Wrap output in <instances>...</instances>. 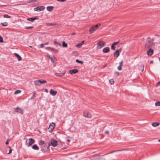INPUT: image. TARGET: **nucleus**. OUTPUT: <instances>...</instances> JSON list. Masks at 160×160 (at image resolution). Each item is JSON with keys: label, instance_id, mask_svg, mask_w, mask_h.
<instances>
[{"label": "nucleus", "instance_id": "20", "mask_svg": "<svg viewBox=\"0 0 160 160\" xmlns=\"http://www.w3.org/2000/svg\"><path fill=\"white\" fill-rule=\"evenodd\" d=\"M84 41H83L79 43L78 44H77L76 45V47L78 48H80L81 47V46L84 44Z\"/></svg>", "mask_w": 160, "mask_h": 160}, {"label": "nucleus", "instance_id": "55", "mask_svg": "<svg viewBox=\"0 0 160 160\" xmlns=\"http://www.w3.org/2000/svg\"><path fill=\"white\" fill-rule=\"evenodd\" d=\"M116 73H117V74H118V75L119 74V72H116Z\"/></svg>", "mask_w": 160, "mask_h": 160}, {"label": "nucleus", "instance_id": "45", "mask_svg": "<svg viewBox=\"0 0 160 160\" xmlns=\"http://www.w3.org/2000/svg\"><path fill=\"white\" fill-rule=\"evenodd\" d=\"M47 57L49 59H51V58H52V57H51L50 55H47Z\"/></svg>", "mask_w": 160, "mask_h": 160}, {"label": "nucleus", "instance_id": "42", "mask_svg": "<svg viewBox=\"0 0 160 160\" xmlns=\"http://www.w3.org/2000/svg\"><path fill=\"white\" fill-rule=\"evenodd\" d=\"M35 94H36V93L35 92L34 93L33 96L30 98V99L31 100H32V99H33L35 97Z\"/></svg>", "mask_w": 160, "mask_h": 160}, {"label": "nucleus", "instance_id": "24", "mask_svg": "<svg viewBox=\"0 0 160 160\" xmlns=\"http://www.w3.org/2000/svg\"><path fill=\"white\" fill-rule=\"evenodd\" d=\"M144 65H140L139 67V69L141 71H143L144 70Z\"/></svg>", "mask_w": 160, "mask_h": 160}, {"label": "nucleus", "instance_id": "13", "mask_svg": "<svg viewBox=\"0 0 160 160\" xmlns=\"http://www.w3.org/2000/svg\"><path fill=\"white\" fill-rule=\"evenodd\" d=\"M96 30V28L94 27H92L89 30V32L90 34H91L93 32L95 31Z\"/></svg>", "mask_w": 160, "mask_h": 160}, {"label": "nucleus", "instance_id": "40", "mask_svg": "<svg viewBox=\"0 0 160 160\" xmlns=\"http://www.w3.org/2000/svg\"><path fill=\"white\" fill-rule=\"evenodd\" d=\"M3 41L2 37L0 36V42H3Z\"/></svg>", "mask_w": 160, "mask_h": 160}, {"label": "nucleus", "instance_id": "31", "mask_svg": "<svg viewBox=\"0 0 160 160\" xmlns=\"http://www.w3.org/2000/svg\"><path fill=\"white\" fill-rule=\"evenodd\" d=\"M101 25V24H98L96 25H95V26H93V27H94L96 29V30L98 29V27L100 26Z\"/></svg>", "mask_w": 160, "mask_h": 160}, {"label": "nucleus", "instance_id": "47", "mask_svg": "<svg viewBox=\"0 0 160 160\" xmlns=\"http://www.w3.org/2000/svg\"><path fill=\"white\" fill-rule=\"evenodd\" d=\"M109 133V132L108 131H105V133L106 134H108Z\"/></svg>", "mask_w": 160, "mask_h": 160}, {"label": "nucleus", "instance_id": "21", "mask_svg": "<svg viewBox=\"0 0 160 160\" xmlns=\"http://www.w3.org/2000/svg\"><path fill=\"white\" fill-rule=\"evenodd\" d=\"M38 19V18L37 17H34V18H27V20L30 21L31 22H33L34 20L37 19Z\"/></svg>", "mask_w": 160, "mask_h": 160}, {"label": "nucleus", "instance_id": "41", "mask_svg": "<svg viewBox=\"0 0 160 160\" xmlns=\"http://www.w3.org/2000/svg\"><path fill=\"white\" fill-rule=\"evenodd\" d=\"M119 42V41L117 42H114L112 44L114 45V46L118 44Z\"/></svg>", "mask_w": 160, "mask_h": 160}, {"label": "nucleus", "instance_id": "46", "mask_svg": "<svg viewBox=\"0 0 160 160\" xmlns=\"http://www.w3.org/2000/svg\"><path fill=\"white\" fill-rule=\"evenodd\" d=\"M9 141V140L8 139H7V141L5 142L6 144H8Z\"/></svg>", "mask_w": 160, "mask_h": 160}, {"label": "nucleus", "instance_id": "61", "mask_svg": "<svg viewBox=\"0 0 160 160\" xmlns=\"http://www.w3.org/2000/svg\"><path fill=\"white\" fill-rule=\"evenodd\" d=\"M46 91H47V89H46Z\"/></svg>", "mask_w": 160, "mask_h": 160}, {"label": "nucleus", "instance_id": "51", "mask_svg": "<svg viewBox=\"0 0 160 160\" xmlns=\"http://www.w3.org/2000/svg\"><path fill=\"white\" fill-rule=\"evenodd\" d=\"M66 0H60V2H65L66 1Z\"/></svg>", "mask_w": 160, "mask_h": 160}, {"label": "nucleus", "instance_id": "25", "mask_svg": "<svg viewBox=\"0 0 160 160\" xmlns=\"http://www.w3.org/2000/svg\"><path fill=\"white\" fill-rule=\"evenodd\" d=\"M65 74V72L64 73H56L55 75L56 76L58 77H61L62 75H64Z\"/></svg>", "mask_w": 160, "mask_h": 160}, {"label": "nucleus", "instance_id": "37", "mask_svg": "<svg viewBox=\"0 0 160 160\" xmlns=\"http://www.w3.org/2000/svg\"><path fill=\"white\" fill-rule=\"evenodd\" d=\"M54 25V24H53L52 23H48L47 24V25L48 26H52Z\"/></svg>", "mask_w": 160, "mask_h": 160}, {"label": "nucleus", "instance_id": "50", "mask_svg": "<svg viewBox=\"0 0 160 160\" xmlns=\"http://www.w3.org/2000/svg\"><path fill=\"white\" fill-rule=\"evenodd\" d=\"M44 44V45H48V42H47L45 43H43Z\"/></svg>", "mask_w": 160, "mask_h": 160}, {"label": "nucleus", "instance_id": "23", "mask_svg": "<svg viewBox=\"0 0 160 160\" xmlns=\"http://www.w3.org/2000/svg\"><path fill=\"white\" fill-rule=\"evenodd\" d=\"M32 148L34 150H38L39 149V148L38 147L36 144L33 145L32 146Z\"/></svg>", "mask_w": 160, "mask_h": 160}, {"label": "nucleus", "instance_id": "62", "mask_svg": "<svg viewBox=\"0 0 160 160\" xmlns=\"http://www.w3.org/2000/svg\"><path fill=\"white\" fill-rule=\"evenodd\" d=\"M158 141H159V142H160V140H158Z\"/></svg>", "mask_w": 160, "mask_h": 160}, {"label": "nucleus", "instance_id": "7", "mask_svg": "<svg viewBox=\"0 0 160 160\" xmlns=\"http://www.w3.org/2000/svg\"><path fill=\"white\" fill-rule=\"evenodd\" d=\"M55 126V123L54 122H52L50 124L49 126L48 129H49V132H52V130L54 128Z\"/></svg>", "mask_w": 160, "mask_h": 160}, {"label": "nucleus", "instance_id": "4", "mask_svg": "<svg viewBox=\"0 0 160 160\" xmlns=\"http://www.w3.org/2000/svg\"><path fill=\"white\" fill-rule=\"evenodd\" d=\"M28 141V143L27 142V141H26V144L28 147H30L35 142V140L32 138H30Z\"/></svg>", "mask_w": 160, "mask_h": 160}, {"label": "nucleus", "instance_id": "15", "mask_svg": "<svg viewBox=\"0 0 160 160\" xmlns=\"http://www.w3.org/2000/svg\"><path fill=\"white\" fill-rule=\"evenodd\" d=\"M14 54L16 56V57H17L19 61H20L21 60H22V58L21 57L19 56V54H18L17 53H14Z\"/></svg>", "mask_w": 160, "mask_h": 160}, {"label": "nucleus", "instance_id": "28", "mask_svg": "<svg viewBox=\"0 0 160 160\" xmlns=\"http://www.w3.org/2000/svg\"><path fill=\"white\" fill-rule=\"evenodd\" d=\"M62 46L63 47H65L66 48L68 46L67 44L65 43V42L64 41L63 42H62Z\"/></svg>", "mask_w": 160, "mask_h": 160}, {"label": "nucleus", "instance_id": "59", "mask_svg": "<svg viewBox=\"0 0 160 160\" xmlns=\"http://www.w3.org/2000/svg\"><path fill=\"white\" fill-rule=\"evenodd\" d=\"M8 148H11L10 146H9V147H8Z\"/></svg>", "mask_w": 160, "mask_h": 160}, {"label": "nucleus", "instance_id": "38", "mask_svg": "<svg viewBox=\"0 0 160 160\" xmlns=\"http://www.w3.org/2000/svg\"><path fill=\"white\" fill-rule=\"evenodd\" d=\"M114 46H114V45H113V44H112V45L111 47V49L112 50H114L115 49V47H114Z\"/></svg>", "mask_w": 160, "mask_h": 160}, {"label": "nucleus", "instance_id": "48", "mask_svg": "<svg viewBox=\"0 0 160 160\" xmlns=\"http://www.w3.org/2000/svg\"><path fill=\"white\" fill-rule=\"evenodd\" d=\"M12 149H10V150L9 151V152L8 153V154H9L11 153L12 152Z\"/></svg>", "mask_w": 160, "mask_h": 160}, {"label": "nucleus", "instance_id": "12", "mask_svg": "<svg viewBox=\"0 0 160 160\" xmlns=\"http://www.w3.org/2000/svg\"><path fill=\"white\" fill-rule=\"evenodd\" d=\"M109 51H110V48L108 47L104 48L103 49V50H102L103 52L104 53H107V52H109Z\"/></svg>", "mask_w": 160, "mask_h": 160}, {"label": "nucleus", "instance_id": "35", "mask_svg": "<svg viewBox=\"0 0 160 160\" xmlns=\"http://www.w3.org/2000/svg\"><path fill=\"white\" fill-rule=\"evenodd\" d=\"M76 61L77 62H78L79 63H81V64H82L83 63V62L82 61H79V60L78 59H77L76 60Z\"/></svg>", "mask_w": 160, "mask_h": 160}, {"label": "nucleus", "instance_id": "53", "mask_svg": "<svg viewBox=\"0 0 160 160\" xmlns=\"http://www.w3.org/2000/svg\"><path fill=\"white\" fill-rule=\"evenodd\" d=\"M151 39V38H150V37H149L147 38V39H148V40H150L149 39Z\"/></svg>", "mask_w": 160, "mask_h": 160}, {"label": "nucleus", "instance_id": "52", "mask_svg": "<svg viewBox=\"0 0 160 160\" xmlns=\"http://www.w3.org/2000/svg\"><path fill=\"white\" fill-rule=\"evenodd\" d=\"M157 85H160V81L158 82V83H157Z\"/></svg>", "mask_w": 160, "mask_h": 160}, {"label": "nucleus", "instance_id": "11", "mask_svg": "<svg viewBox=\"0 0 160 160\" xmlns=\"http://www.w3.org/2000/svg\"><path fill=\"white\" fill-rule=\"evenodd\" d=\"M78 72V70L77 69H74L72 70H70L69 71V72L71 74L76 73Z\"/></svg>", "mask_w": 160, "mask_h": 160}, {"label": "nucleus", "instance_id": "3", "mask_svg": "<svg viewBox=\"0 0 160 160\" xmlns=\"http://www.w3.org/2000/svg\"><path fill=\"white\" fill-rule=\"evenodd\" d=\"M51 145H52L54 147L58 145L57 141L54 139H51L50 141V144L49 143H48V148Z\"/></svg>", "mask_w": 160, "mask_h": 160}, {"label": "nucleus", "instance_id": "58", "mask_svg": "<svg viewBox=\"0 0 160 160\" xmlns=\"http://www.w3.org/2000/svg\"><path fill=\"white\" fill-rule=\"evenodd\" d=\"M57 0V1H58L60 2V0Z\"/></svg>", "mask_w": 160, "mask_h": 160}, {"label": "nucleus", "instance_id": "43", "mask_svg": "<svg viewBox=\"0 0 160 160\" xmlns=\"http://www.w3.org/2000/svg\"><path fill=\"white\" fill-rule=\"evenodd\" d=\"M33 28V27H28L25 28V29H31Z\"/></svg>", "mask_w": 160, "mask_h": 160}, {"label": "nucleus", "instance_id": "16", "mask_svg": "<svg viewBox=\"0 0 160 160\" xmlns=\"http://www.w3.org/2000/svg\"><path fill=\"white\" fill-rule=\"evenodd\" d=\"M122 63L123 62L122 61H121L120 62L119 66L118 67V69L119 70H120L122 69Z\"/></svg>", "mask_w": 160, "mask_h": 160}, {"label": "nucleus", "instance_id": "32", "mask_svg": "<svg viewBox=\"0 0 160 160\" xmlns=\"http://www.w3.org/2000/svg\"><path fill=\"white\" fill-rule=\"evenodd\" d=\"M21 92V91L19 90H16L14 92V94H17L18 93H19Z\"/></svg>", "mask_w": 160, "mask_h": 160}, {"label": "nucleus", "instance_id": "44", "mask_svg": "<svg viewBox=\"0 0 160 160\" xmlns=\"http://www.w3.org/2000/svg\"><path fill=\"white\" fill-rule=\"evenodd\" d=\"M40 45L41 48H43L44 47V44L43 43L41 44Z\"/></svg>", "mask_w": 160, "mask_h": 160}, {"label": "nucleus", "instance_id": "56", "mask_svg": "<svg viewBox=\"0 0 160 160\" xmlns=\"http://www.w3.org/2000/svg\"><path fill=\"white\" fill-rule=\"evenodd\" d=\"M75 34H76V33H74V32L72 33V35H74Z\"/></svg>", "mask_w": 160, "mask_h": 160}, {"label": "nucleus", "instance_id": "33", "mask_svg": "<svg viewBox=\"0 0 160 160\" xmlns=\"http://www.w3.org/2000/svg\"><path fill=\"white\" fill-rule=\"evenodd\" d=\"M4 18H11L10 16L7 14H4L3 16Z\"/></svg>", "mask_w": 160, "mask_h": 160}, {"label": "nucleus", "instance_id": "34", "mask_svg": "<svg viewBox=\"0 0 160 160\" xmlns=\"http://www.w3.org/2000/svg\"><path fill=\"white\" fill-rule=\"evenodd\" d=\"M156 106H160V102H157L155 103Z\"/></svg>", "mask_w": 160, "mask_h": 160}, {"label": "nucleus", "instance_id": "2", "mask_svg": "<svg viewBox=\"0 0 160 160\" xmlns=\"http://www.w3.org/2000/svg\"><path fill=\"white\" fill-rule=\"evenodd\" d=\"M39 144L41 146L42 148V150L43 151H45V150L48 149V147L46 146V144L45 141H40L39 142Z\"/></svg>", "mask_w": 160, "mask_h": 160}, {"label": "nucleus", "instance_id": "26", "mask_svg": "<svg viewBox=\"0 0 160 160\" xmlns=\"http://www.w3.org/2000/svg\"><path fill=\"white\" fill-rule=\"evenodd\" d=\"M39 82H40V84H42L43 83H47V82L45 80H39Z\"/></svg>", "mask_w": 160, "mask_h": 160}, {"label": "nucleus", "instance_id": "6", "mask_svg": "<svg viewBox=\"0 0 160 160\" xmlns=\"http://www.w3.org/2000/svg\"><path fill=\"white\" fill-rule=\"evenodd\" d=\"M45 8V7L43 6H40L34 8V11H36L38 12L43 11Z\"/></svg>", "mask_w": 160, "mask_h": 160}, {"label": "nucleus", "instance_id": "8", "mask_svg": "<svg viewBox=\"0 0 160 160\" xmlns=\"http://www.w3.org/2000/svg\"><path fill=\"white\" fill-rule=\"evenodd\" d=\"M153 53V51L152 49L149 48L147 51V54L149 56H151Z\"/></svg>", "mask_w": 160, "mask_h": 160}, {"label": "nucleus", "instance_id": "10", "mask_svg": "<svg viewBox=\"0 0 160 160\" xmlns=\"http://www.w3.org/2000/svg\"><path fill=\"white\" fill-rule=\"evenodd\" d=\"M83 116L87 118H91V115L89 112H84L83 113Z\"/></svg>", "mask_w": 160, "mask_h": 160}, {"label": "nucleus", "instance_id": "60", "mask_svg": "<svg viewBox=\"0 0 160 160\" xmlns=\"http://www.w3.org/2000/svg\"><path fill=\"white\" fill-rule=\"evenodd\" d=\"M46 91H47V89H46Z\"/></svg>", "mask_w": 160, "mask_h": 160}, {"label": "nucleus", "instance_id": "57", "mask_svg": "<svg viewBox=\"0 0 160 160\" xmlns=\"http://www.w3.org/2000/svg\"><path fill=\"white\" fill-rule=\"evenodd\" d=\"M67 141H68V142H70V140H69V139H68V140H67Z\"/></svg>", "mask_w": 160, "mask_h": 160}, {"label": "nucleus", "instance_id": "17", "mask_svg": "<svg viewBox=\"0 0 160 160\" xmlns=\"http://www.w3.org/2000/svg\"><path fill=\"white\" fill-rule=\"evenodd\" d=\"M53 7L52 6H48L47 7V10L48 11L51 12L53 10Z\"/></svg>", "mask_w": 160, "mask_h": 160}, {"label": "nucleus", "instance_id": "27", "mask_svg": "<svg viewBox=\"0 0 160 160\" xmlns=\"http://www.w3.org/2000/svg\"><path fill=\"white\" fill-rule=\"evenodd\" d=\"M46 48L48 50H51L52 51H53L55 50V49H54V48L50 47H47Z\"/></svg>", "mask_w": 160, "mask_h": 160}, {"label": "nucleus", "instance_id": "29", "mask_svg": "<svg viewBox=\"0 0 160 160\" xmlns=\"http://www.w3.org/2000/svg\"><path fill=\"white\" fill-rule=\"evenodd\" d=\"M1 24L3 26H7L8 25V23L6 22H5L3 23H2Z\"/></svg>", "mask_w": 160, "mask_h": 160}, {"label": "nucleus", "instance_id": "49", "mask_svg": "<svg viewBox=\"0 0 160 160\" xmlns=\"http://www.w3.org/2000/svg\"><path fill=\"white\" fill-rule=\"evenodd\" d=\"M156 36L158 37H160V35H158L157 34H156L155 35Z\"/></svg>", "mask_w": 160, "mask_h": 160}, {"label": "nucleus", "instance_id": "1", "mask_svg": "<svg viewBox=\"0 0 160 160\" xmlns=\"http://www.w3.org/2000/svg\"><path fill=\"white\" fill-rule=\"evenodd\" d=\"M153 39L150 40H147L144 45V49L147 50L148 48H151L154 45V43L153 42Z\"/></svg>", "mask_w": 160, "mask_h": 160}, {"label": "nucleus", "instance_id": "19", "mask_svg": "<svg viewBox=\"0 0 160 160\" xmlns=\"http://www.w3.org/2000/svg\"><path fill=\"white\" fill-rule=\"evenodd\" d=\"M15 111L18 112L21 114H23V112L22 111L21 109L19 108H17L15 109Z\"/></svg>", "mask_w": 160, "mask_h": 160}, {"label": "nucleus", "instance_id": "39", "mask_svg": "<svg viewBox=\"0 0 160 160\" xmlns=\"http://www.w3.org/2000/svg\"><path fill=\"white\" fill-rule=\"evenodd\" d=\"M54 43L56 44H57L60 46H61V44L60 43L57 42L56 41L54 42Z\"/></svg>", "mask_w": 160, "mask_h": 160}, {"label": "nucleus", "instance_id": "14", "mask_svg": "<svg viewBox=\"0 0 160 160\" xmlns=\"http://www.w3.org/2000/svg\"><path fill=\"white\" fill-rule=\"evenodd\" d=\"M50 94L52 96H55L57 93V92L56 91H54L52 89H51L50 92Z\"/></svg>", "mask_w": 160, "mask_h": 160}, {"label": "nucleus", "instance_id": "36", "mask_svg": "<svg viewBox=\"0 0 160 160\" xmlns=\"http://www.w3.org/2000/svg\"><path fill=\"white\" fill-rule=\"evenodd\" d=\"M55 59V58L54 57L53 58H51V60L53 63H54Z\"/></svg>", "mask_w": 160, "mask_h": 160}, {"label": "nucleus", "instance_id": "5", "mask_svg": "<svg viewBox=\"0 0 160 160\" xmlns=\"http://www.w3.org/2000/svg\"><path fill=\"white\" fill-rule=\"evenodd\" d=\"M105 45V43L102 41H100L98 43L97 48L100 49Z\"/></svg>", "mask_w": 160, "mask_h": 160}, {"label": "nucleus", "instance_id": "18", "mask_svg": "<svg viewBox=\"0 0 160 160\" xmlns=\"http://www.w3.org/2000/svg\"><path fill=\"white\" fill-rule=\"evenodd\" d=\"M34 84L35 86H40L41 84L39 80H36L34 81Z\"/></svg>", "mask_w": 160, "mask_h": 160}, {"label": "nucleus", "instance_id": "22", "mask_svg": "<svg viewBox=\"0 0 160 160\" xmlns=\"http://www.w3.org/2000/svg\"><path fill=\"white\" fill-rule=\"evenodd\" d=\"M160 123L159 122H154L152 124V126H153L154 127H156L157 126H158L159 125Z\"/></svg>", "mask_w": 160, "mask_h": 160}, {"label": "nucleus", "instance_id": "54", "mask_svg": "<svg viewBox=\"0 0 160 160\" xmlns=\"http://www.w3.org/2000/svg\"><path fill=\"white\" fill-rule=\"evenodd\" d=\"M153 61H151L150 62V63H153Z\"/></svg>", "mask_w": 160, "mask_h": 160}, {"label": "nucleus", "instance_id": "9", "mask_svg": "<svg viewBox=\"0 0 160 160\" xmlns=\"http://www.w3.org/2000/svg\"><path fill=\"white\" fill-rule=\"evenodd\" d=\"M121 51V49L120 48L119 50H117L114 53V56L117 58L119 55V52Z\"/></svg>", "mask_w": 160, "mask_h": 160}, {"label": "nucleus", "instance_id": "30", "mask_svg": "<svg viewBox=\"0 0 160 160\" xmlns=\"http://www.w3.org/2000/svg\"><path fill=\"white\" fill-rule=\"evenodd\" d=\"M109 82L111 85L113 84L114 83V80L112 79H110L109 80Z\"/></svg>", "mask_w": 160, "mask_h": 160}]
</instances>
